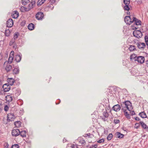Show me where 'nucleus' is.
Masks as SVG:
<instances>
[{"label":"nucleus","instance_id":"nucleus-8","mask_svg":"<svg viewBox=\"0 0 148 148\" xmlns=\"http://www.w3.org/2000/svg\"><path fill=\"white\" fill-rule=\"evenodd\" d=\"M2 88L3 89L4 92H7L10 89V86L7 83L3 85Z\"/></svg>","mask_w":148,"mask_h":148},{"label":"nucleus","instance_id":"nucleus-54","mask_svg":"<svg viewBox=\"0 0 148 148\" xmlns=\"http://www.w3.org/2000/svg\"><path fill=\"white\" fill-rule=\"evenodd\" d=\"M130 112L131 113V115L133 116L135 114V113L134 111H132V112L130 111Z\"/></svg>","mask_w":148,"mask_h":148},{"label":"nucleus","instance_id":"nucleus-20","mask_svg":"<svg viewBox=\"0 0 148 148\" xmlns=\"http://www.w3.org/2000/svg\"><path fill=\"white\" fill-rule=\"evenodd\" d=\"M116 137L122 138L124 137V135L123 134H121L120 132H117L116 133Z\"/></svg>","mask_w":148,"mask_h":148},{"label":"nucleus","instance_id":"nucleus-27","mask_svg":"<svg viewBox=\"0 0 148 148\" xmlns=\"http://www.w3.org/2000/svg\"><path fill=\"white\" fill-rule=\"evenodd\" d=\"M129 49L130 51H132L134 50H137L136 49L135 46L133 45H130V47L129 48Z\"/></svg>","mask_w":148,"mask_h":148},{"label":"nucleus","instance_id":"nucleus-42","mask_svg":"<svg viewBox=\"0 0 148 148\" xmlns=\"http://www.w3.org/2000/svg\"><path fill=\"white\" fill-rule=\"evenodd\" d=\"M11 148H19V145L17 144H15L12 145Z\"/></svg>","mask_w":148,"mask_h":148},{"label":"nucleus","instance_id":"nucleus-63","mask_svg":"<svg viewBox=\"0 0 148 148\" xmlns=\"http://www.w3.org/2000/svg\"><path fill=\"white\" fill-rule=\"evenodd\" d=\"M24 10L25 11H27L28 10H27V8L26 7H24Z\"/></svg>","mask_w":148,"mask_h":148},{"label":"nucleus","instance_id":"nucleus-57","mask_svg":"<svg viewBox=\"0 0 148 148\" xmlns=\"http://www.w3.org/2000/svg\"><path fill=\"white\" fill-rule=\"evenodd\" d=\"M134 118H135V119L136 121H139L140 120V118L137 116L135 117Z\"/></svg>","mask_w":148,"mask_h":148},{"label":"nucleus","instance_id":"nucleus-47","mask_svg":"<svg viewBox=\"0 0 148 148\" xmlns=\"http://www.w3.org/2000/svg\"><path fill=\"white\" fill-rule=\"evenodd\" d=\"M9 109V107L8 105H5L4 107V110L7 111Z\"/></svg>","mask_w":148,"mask_h":148},{"label":"nucleus","instance_id":"nucleus-19","mask_svg":"<svg viewBox=\"0 0 148 148\" xmlns=\"http://www.w3.org/2000/svg\"><path fill=\"white\" fill-rule=\"evenodd\" d=\"M19 16L18 12L17 11H14L12 13V16L14 18H17Z\"/></svg>","mask_w":148,"mask_h":148},{"label":"nucleus","instance_id":"nucleus-4","mask_svg":"<svg viewBox=\"0 0 148 148\" xmlns=\"http://www.w3.org/2000/svg\"><path fill=\"white\" fill-rule=\"evenodd\" d=\"M134 36L138 38H141L142 36V33L139 30H135L133 32Z\"/></svg>","mask_w":148,"mask_h":148},{"label":"nucleus","instance_id":"nucleus-39","mask_svg":"<svg viewBox=\"0 0 148 148\" xmlns=\"http://www.w3.org/2000/svg\"><path fill=\"white\" fill-rule=\"evenodd\" d=\"M79 142L82 144H84V143H86V141L83 138H81L79 140Z\"/></svg>","mask_w":148,"mask_h":148},{"label":"nucleus","instance_id":"nucleus-58","mask_svg":"<svg viewBox=\"0 0 148 148\" xmlns=\"http://www.w3.org/2000/svg\"><path fill=\"white\" fill-rule=\"evenodd\" d=\"M146 66L148 67V60H147L145 62Z\"/></svg>","mask_w":148,"mask_h":148},{"label":"nucleus","instance_id":"nucleus-5","mask_svg":"<svg viewBox=\"0 0 148 148\" xmlns=\"http://www.w3.org/2000/svg\"><path fill=\"white\" fill-rule=\"evenodd\" d=\"M12 94H15L16 96H19L21 93V90L18 88H12Z\"/></svg>","mask_w":148,"mask_h":148},{"label":"nucleus","instance_id":"nucleus-60","mask_svg":"<svg viewBox=\"0 0 148 148\" xmlns=\"http://www.w3.org/2000/svg\"><path fill=\"white\" fill-rule=\"evenodd\" d=\"M138 4H141L142 3V0H138Z\"/></svg>","mask_w":148,"mask_h":148},{"label":"nucleus","instance_id":"nucleus-23","mask_svg":"<svg viewBox=\"0 0 148 148\" xmlns=\"http://www.w3.org/2000/svg\"><path fill=\"white\" fill-rule=\"evenodd\" d=\"M139 115L142 118H147V116L146 113L144 112H142L139 114Z\"/></svg>","mask_w":148,"mask_h":148},{"label":"nucleus","instance_id":"nucleus-46","mask_svg":"<svg viewBox=\"0 0 148 148\" xmlns=\"http://www.w3.org/2000/svg\"><path fill=\"white\" fill-rule=\"evenodd\" d=\"M4 148H8L9 146V144L8 143H5L4 144Z\"/></svg>","mask_w":148,"mask_h":148},{"label":"nucleus","instance_id":"nucleus-49","mask_svg":"<svg viewBox=\"0 0 148 148\" xmlns=\"http://www.w3.org/2000/svg\"><path fill=\"white\" fill-rule=\"evenodd\" d=\"M71 147L72 148H79L77 145L73 144L71 145Z\"/></svg>","mask_w":148,"mask_h":148},{"label":"nucleus","instance_id":"nucleus-17","mask_svg":"<svg viewBox=\"0 0 148 148\" xmlns=\"http://www.w3.org/2000/svg\"><path fill=\"white\" fill-rule=\"evenodd\" d=\"M9 45L11 46L13 45V47L16 48L17 47V45H16V43L15 42V38H12L10 42Z\"/></svg>","mask_w":148,"mask_h":148},{"label":"nucleus","instance_id":"nucleus-44","mask_svg":"<svg viewBox=\"0 0 148 148\" xmlns=\"http://www.w3.org/2000/svg\"><path fill=\"white\" fill-rule=\"evenodd\" d=\"M104 141V140L103 138H102L99 139V140L97 141V142L99 143H103Z\"/></svg>","mask_w":148,"mask_h":148},{"label":"nucleus","instance_id":"nucleus-56","mask_svg":"<svg viewBox=\"0 0 148 148\" xmlns=\"http://www.w3.org/2000/svg\"><path fill=\"white\" fill-rule=\"evenodd\" d=\"M92 147L94 148H97V144L93 145H92Z\"/></svg>","mask_w":148,"mask_h":148},{"label":"nucleus","instance_id":"nucleus-52","mask_svg":"<svg viewBox=\"0 0 148 148\" xmlns=\"http://www.w3.org/2000/svg\"><path fill=\"white\" fill-rule=\"evenodd\" d=\"M91 135V134L90 133L86 134H85L84 137H86L87 136H88L89 138H90V136Z\"/></svg>","mask_w":148,"mask_h":148},{"label":"nucleus","instance_id":"nucleus-10","mask_svg":"<svg viewBox=\"0 0 148 148\" xmlns=\"http://www.w3.org/2000/svg\"><path fill=\"white\" fill-rule=\"evenodd\" d=\"M136 61L140 64H143L144 62L145 58L143 56H138L136 58Z\"/></svg>","mask_w":148,"mask_h":148},{"label":"nucleus","instance_id":"nucleus-28","mask_svg":"<svg viewBox=\"0 0 148 148\" xmlns=\"http://www.w3.org/2000/svg\"><path fill=\"white\" fill-rule=\"evenodd\" d=\"M21 122L20 121H16L14 123V125L17 127L21 126Z\"/></svg>","mask_w":148,"mask_h":148},{"label":"nucleus","instance_id":"nucleus-62","mask_svg":"<svg viewBox=\"0 0 148 148\" xmlns=\"http://www.w3.org/2000/svg\"><path fill=\"white\" fill-rule=\"evenodd\" d=\"M130 12L129 11H127L126 12V14L127 15H130Z\"/></svg>","mask_w":148,"mask_h":148},{"label":"nucleus","instance_id":"nucleus-31","mask_svg":"<svg viewBox=\"0 0 148 148\" xmlns=\"http://www.w3.org/2000/svg\"><path fill=\"white\" fill-rule=\"evenodd\" d=\"M10 31L8 29H6L5 30V36L8 37L10 36Z\"/></svg>","mask_w":148,"mask_h":148},{"label":"nucleus","instance_id":"nucleus-50","mask_svg":"<svg viewBox=\"0 0 148 148\" xmlns=\"http://www.w3.org/2000/svg\"><path fill=\"white\" fill-rule=\"evenodd\" d=\"M3 104L2 103H0V113L2 112L3 108Z\"/></svg>","mask_w":148,"mask_h":148},{"label":"nucleus","instance_id":"nucleus-55","mask_svg":"<svg viewBox=\"0 0 148 148\" xmlns=\"http://www.w3.org/2000/svg\"><path fill=\"white\" fill-rule=\"evenodd\" d=\"M30 4L31 5H32V6H35V4H36V3H35V2H33V1H32L30 3Z\"/></svg>","mask_w":148,"mask_h":148},{"label":"nucleus","instance_id":"nucleus-9","mask_svg":"<svg viewBox=\"0 0 148 148\" xmlns=\"http://www.w3.org/2000/svg\"><path fill=\"white\" fill-rule=\"evenodd\" d=\"M12 134L13 136H17L20 135V131L18 129H14L12 131Z\"/></svg>","mask_w":148,"mask_h":148},{"label":"nucleus","instance_id":"nucleus-61","mask_svg":"<svg viewBox=\"0 0 148 148\" xmlns=\"http://www.w3.org/2000/svg\"><path fill=\"white\" fill-rule=\"evenodd\" d=\"M66 139L65 138H64L63 139V143L66 142Z\"/></svg>","mask_w":148,"mask_h":148},{"label":"nucleus","instance_id":"nucleus-32","mask_svg":"<svg viewBox=\"0 0 148 148\" xmlns=\"http://www.w3.org/2000/svg\"><path fill=\"white\" fill-rule=\"evenodd\" d=\"M19 35V33L18 32L15 33L14 35L13 38H15V40L18 38V36Z\"/></svg>","mask_w":148,"mask_h":148},{"label":"nucleus","instance_id":"nucleus-12","mask_svg":"<svg viewBox=\"0 0 148 148\" xmlns=\"http://www.w3.org/2000/svg\"><path fill=\"white\" fill-rule=\"evenodd\" d=\"M15 118V116L12 113H9L7 116V120L8 121H13Z\"/></svg>","mask_w":148,"mask_h":148},{"label":"nucleus","instance_id":"nucleus-59","mask_svg":"<svg viewBox=\"0 0 148 148\" xmlns=\"http://www.w3.org/2000/svg\"><path fill=\"white\" fill-rule=\"evenodd\" d=\"M100 117L101 118V119H103V120H104V121H106V120H105V119H106V118L105 117H104V116H101Z\"/></svg>","mask_w":148,"mask_h":148},{"label":"nucleus","instance_id":"nucleus-41","mask_svg":"<svg viewBox=\"0 0 148 148\" xmlns=\"http://www.w3.org/2000/svg\"><path fill=\"white\" fill-rule=\"evenodd\" d=\"M120 122L119 120L117 119H114V123L115 124H116L119 123Z\"/></svg>","mask_w":148,"mask_h":148},{"label":"nucleus","instance_id":"nucleus-53","mask_svg":"<svg viewBox=\"0 0 148 148\" xmlns=\"http://www.w3.org/2000/svg\"><path fill=\"white\" fill-rule=\"evenodd\" d=\"M28 7H29V9H32V8H33V6H32V5H31L30 4V3L29 4V5H28Z\"/></svg>","mask_w":148,"mask_h":148},{"label":"nucleus","instance_id":"nucleus-64","mask_svg":"<svg viewBox=\"0 0 148 148\" xmlns=\"http://www.w3.org/2000/svg\"><path fill=\"white\" fill-rule=\"evenodd\" d=\"M19 84H20V83L19 82L16 84V85L18 86L19 85Z\"/></svg>","mask_w":148,"mask_h":148},{"label":"nucleus","instance_id":"nucleus-34","mask_svg":"<svg viewBox=\"0 0 148 148\" xmlns=\"http://www.w3.org/2000/svg\"><path fill=\"white\" fill-rule=\"evenodd\" d=\"M129 5H125L123 7V9L125 10L129 11L130 10V8L129 7Z\"/></svg>","mask_w":148,"mask_h":148},{"label":"nucleus","instance_id":"nucleus-33","mask_svg":"<svg viewBox=\"0 0 148 148\" xmlns=\"http://www.w3.org/2000/svg\"><path fill=\"white\" fill-rule=\"evenodd\" d=\"M113 136V135L112 134H110L108 136L107 138L108 140H110L112 139Z\"/></svg>","mask_w":148,"mask_h":148},{"label":"nucleus","instance_id":"nucleus-11","mask_svg":"<svg viewBox=\"0 0 148 148\" xmlns=\"http://www.w3.org/2000/svg\"><path fill=\"white\" fill-rule=\"evenodd\" d=\"M7 27H11L13 25V21L11 18L9 19L6 22Z\"/></svg>","mask_w":148,"mask_h":148},{"label":"nucleus","instance_id":"nucleus-37","mask_svg":"<svg viewBox=\"0 0 148 148\" xmlns=\"http://www.w3.org/2000/svg\"><path fill=\"white\" fill-rule=\"evenodd\" d=\"M103 115L106 118H108L109 116V114L107 111L104 112L103 113Z\"/></svg>","mask_w":148,"mask_h":148},{"label":"nucleus","instance_id":"nucleus-48","mask_svg":"<svg viewBox=\"0 0 148 148\" xmlns=\"http://www.w3.org/2000/svg\"><path fill=\"white\" fill-rule=\"evenodd\" d=\"M50 3L51 4H53L55 2V0H49Z\"/></svg>","mask_w":148,"mask_h":148},{"label":"nucleus","instance_id":"nucleus-29","mask_svg":"<svg viewBox=\"0 0 148 148\" xmlns=\"http://www.w3.org/2000/svg\"><path fill=\"white\" fill-rule=\"evenodd\" d=\"M26 132L25 131H22L21 132L20 131V135L21 136L23 137H26Z\"/></svg>","mask_w":148,"mask_h":148},{"label":"nucleus","instance_id":"nucleus-15","mask_svg":"<svg viewBox=\"0 0 148 148\" xmlns=\"http://www.w3.org/2000/svg\"><path fill=\"white\" fill-rule=\"evenodd\" d=\"M139 123L143 129H145L146 130H148V127L143 121H140L139 122Z\"/></svg>","mask_w":148,"mask_h":148},{"label":"nucleus","instance_id":"nucleus-25","mask_svg":"<svg viewBox=\"0 0 148 148\" xmlns=\"http://www.w3.org/2000/svg\"><path fill=\"white\" fill-rule=\"evenodd\" d=\"M12 67H14V65H13V66H12L10 64H8L5 69V70L7 71V72H9L11 70V69Z\"/></svg>","mask_w":148,"mask_h":148},{"label":"nucleus","instance_id":"nucleus-3","mask_svg":"<svg viewBox=\"0 0 148 148\" xmlns=\"http://www.w3.org/2000/svg\"><path fill=\"white\" fill-rule=\"evenodd\" d=\"M133 17L131 18V16H126L125 17L124 21L125 23L127 25H130L132 23V20Z\"/></svg>","mask_w":148,"mask_h":148},{"label":"nucleus","instance_id":"nucleus-22","mask_svg":"<svg viewBox=\"0 0 148 148\" xmlns=\"http://www.w3.org/2000/svg\"><path fill=\"white\" fill-rule=\"evenodd\" d=\"M22 56L20 55H17L15 56V60L16 62H19L21 60Z\"/></svg>","mask_w":148,"mask_h":148},{"label":"nucleus","instance_id":"nucleus-36","mask_svg":"<svg viewBox=\"0 0 148 148\" xmlns=\"http://www.w3.org/2000/svg\"><path fill=\"white\" fill-rule=\"evenodd\" d=\"M145 40L146 45L148 46V36H147L146 35L145 36Z\"/></svg>","mask_w":148,"mask_h":148},{"label":"nucleus","instance_id":"nucleus-30","mask_svg":"<svg viewBox=\"0 0 148 148\" xmlns=\"http://www.w3.org/2000/svg\"><path fill=\"white\" fill-rule=\"evenodd\" d=\"M46 0H38L37 2V5L38 6L41 5L43 4Z\"/></svg>","mask_w":148,"mask_h":148},{"label":"nucleus","instance_id":"nucleus-51","mask_svg":"<svg viewBox=\"0 0 148 148\" xmlns=\"http://www.w3.org/2000/svg\"><path fill=\"white\" fill-rule=\"evenodd\" d=\"M121 129L124 130V131L127 132L128 131V129L124 127H122Z\"/></svg>","mask_w":148,"mask_h":148},{"label":"nucleus","instance_id":"nucleus-14","mask_svg":"<svg viewBox=\"0 0 148 148\" xmlns=\"http://www.w3.org/2000/svg\"><path fill=\"white\" fill-rule=\"evenodd\" d=\"M14 52L13 51H11L8 58V63L11 64L12 62L13 59L14 54Z\"/></svg>","mask_w":148,"mask_h":148},{"label":"nucleus","instance_id":"nucleus-16","mask_svg":"<svg viewBox=\"0 0 148 148\" xmlns=\"http://www.w3.org/2000/svg\"><path fill=\"white\" fill-rule=\"evenodd\" d=\"M7 81L9 85L10 86H12L13 85L14 83L15 82L14 79L12 78H8L7 79Z\"/></svg>","mask_w":148,"mask_h":148},{"label":"nucleus","instance_id":"nucleus-38","mask_svg":"<svg viewBox=\"0 0 148 148\" xmlns=\"http://www.w3.org/2000/svg\"><path fill=\"white\" fill-rule=\"evenodd\" d=\"M130 2V0H123V3L125 5H129Z\"/></svg>","mask_w":148,"mask_h":148},{"label":"nucleus","instance_id":"nucleus-24","mask_svg":"<svg viewBox=\"0 0 148 148\" xmlns=\"http://www.w3.org/2000/svg\"><path fill=\"white\" fill-rule=\"evenodd\" d=\"M6 100L8 102H11L12 100V98L10 95H8L5 97Z\"/></svg>","mask_w":148,"mask_h":148},{"label":"nucleus","instance_id":"nucleus-1","mask_svg":"<svg viewBox=\"0 0 148 148\" xmlns=\"http://www.w3.org/2000/svg\"><path fill=\"white\" fill-rule=\"evenodd\" d=\"M123 104L125 105V106L123 107L121 109V110L123 111L126 117L128 119H130L131 118L130 115L126 111L127 109L130 111L132 110L133 107L132 105V104L129 101H125L123 102Z\"/></svg>","mask_w":148,"mask_h":148},{"label":"nucleus","instance_id":"nucleus-45","mask_svg":"<svg viewBox=\"0 0 148 148\" xmlns=\"http://www.w3.org/2000/svg\"><path fill=\"white\" fill-rule=\"evenodd\" d=\"M54 8V6L52 4L49 5L48 6V8L51 10H52Z\"/></svg>","mask_w":148,"mask_h":148},{"label":"nucleus","instance_id":"nucleus-2","mask_svg":"<svg viewBox=\"0 0 148 148\" xmlns=\"http://www.w3.org/2000/svg\"><path fill=\"white\" fill-rule=\"evenodd\" d=\"M132 22V23L134 22L133 25H132L131 26V29L132 30L137 29L138 28V27L137 26L140 25L141 24V21L134 17H133Z\"/></svg>","mask_w":148,"mask_h":148},{"label":"nucleus","instance_id":"nucleus-35","mask_svg":"<svg viewBox=\"0 0 148 148\" xmlns=\"http://www.w3.org/2000/svg\"><path fill=\"white\" fill-rule=\"evenodd\" d=\"M29 0H22V4L24 5H25L29 3Z\"/></svg>","mask_w":148,"mask_h":148},{"label":"nucleus","instance_id":"nucleus-21","mask_svg":"<svg viewBox=\"0 0 148 148\" xmlns=\"http://www.w3.org/2000/svg\"><path fill=\"white\" fill-rule=\"evenodd\" d=\"M138 56L136 54H134L131 55L130 57L131 61H133V60H134V61H136V58Z\"/></svg>","mask_w":148,"mask_h":148},{"label":"nucleus","instance_id":"nucleus-18","mask_svg":"<svg viewBox=\"0 0 148 148\" xmlns=\"http://www.w3.org/2000/svg\"><path fill=\"white\" fill-rule=\"evenodd\" d=\"M12 70L13 74L14 75L18 74L20 71L19 67L17 66H16Z\"/></svg>","mask_w":148,"mask_h":148},{"label":"nucleus","instance_id":"nucleus-7","mask_svg":"<svg viewBox=\"0 0 148 148\" xmlns=\"http://www.w3.org/2000/svg\"><path fill=\"white\" fill-rule=\"evenodd\" d=\"M136 44L137 45L138 48L141 50L143 49L146 46L145 43L143 42H138Z\"/></svg>","mask_w":148,"mask_h":148},{"label":"nucleus","instance_id":"nucleus-6","mask_svg":"<svg viewBox=\"0 0 148 148\" xmlns=\"http://www.w3.org/2000/svg\"><path fill=\"white\" fill-rule=\"evenodd\" d=\"M36 18L38 20H41L44 17L43 13L41 12H38L36 15Z\"/></svg>","mask_w":148,"mask_h":148},{"label":"nucleus","instance_id":"nucleus-43","mask_svg":"<svg viewBox=\"0 0 148 148\" xmlns=\"http://www.w3.org/2000/svg\"><path fill=\"white\" fill-rule=\"evenodd\" d=\"M140 124L139 123H136L135 124V125L136 127H135L136 129L140 127Z\"/></svg>","mask_w":148,"mask_h":148},{"label":"nucleus","instance_id":"nucleus-13","mask_svg":"<svg viewBox=\"0 0 148 148\" xmlns=\"http://www.w3.org/2000/svg\"><path fill=\"white\" fill-rule=\"evenodd\" d=\"M121 109V107L119 104H116L114 105L112 108V109L115 112L119 111Z\"/></svg>","mask_w":148,"mask_h":148},{"label":"nucleus","instance_id":"nucleus-40","mask_svg":"<svg viewBox=\"0 0 148 148\" xmlns=\"http://www.w3.org/2000/svg\"><path fill=\"white\" fill-rule=\"evenodd\" d=\"M26 23V21L25 20L22 21L20 23V25L21 26H24Z\"/></svg>","mask_w":148,"mask_h":148},{"label":"nucleus","instance_id":"nucleus-26","mask_svg":"<svg viewBox=\"0 0 148 148\" xmlns=\"http://www.w3.org/2000/svg\"><path fill=\"white\" fill-rule=\"evenodd\" d=\"M28 28L29 30H33L34 28V25L33 23H30L28 25Z\"/></svg>","mask_w":148,"mask_h":148}]
</instances>
